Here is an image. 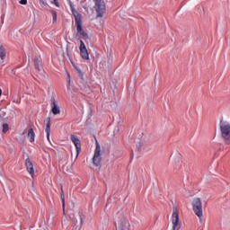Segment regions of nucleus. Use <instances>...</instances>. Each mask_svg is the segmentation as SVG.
I'll list each match as a JSON object with an SVG mask.
<instances>
[{
	"mask_svg": "<svg viewBox=\"0 0 230 230\" xmlns=\"http://www.w3.org/2000/svg\"><path fill=\"white\" fill-rule=\"evenodd\" d=\"M192 209L199 218L204 217V212L202 211V200L200 198H194L192 200Z\"/></svg>",
	"mask_w": 230,
	"mask_h": 230,
	"instance_id": "obj_1",
	"label": "nucleus"
},
{
	"mask_svg": "<svg viewBox=\"0 0 230 230\" xmlns=\"http://www.w3.org/2000/svg\"><path fill=\"white\" fill-rule=\"evenodd\" d=\"M221 136L224 139H226V145H229L230 141V124L226 121L220 122Z\"/></svg>",
	"mask_w": 230,
	"mask_h": 230,
	"instance_id": "obj_2",
	"label": "nucleus"
},
{
	"mask_svg": "<svg viewBox=\"0 0 230 230\" xmlns=\"http://www.w3.org/2000/svg\"><path fill=\"white\" fill-rule=\"evenodd\" d=\"M95 145L96 147L93 157V166H102V147L100 146L98 140H96Z\"/></svg>",
	"mask_w": 230,
	"mask_h": 230,
	"instance_id": "obj_3",
	"label": "nucleus"
},
{
	"mask_svg": "<svg viewBox=\"0 0 230 230\" xmlns=\"http://www.w3.org/2000/svg\"><path fill=\"white\" fill-rule=\"evenodd\" d=\"M94 9L97 17H103V13L106 12L105 2L103 0H94Z\"/></svg>",
	"mask_w": 230,
	"mask_h": 230,
	"instance_id": "obj_4",
	"label": "nucleus"
},
{
	"mask_svg": "<svg viewBox=\"0 0 230 230\" xmlns=\"http://www.w3.org/2000/svg\"><path fill=\"white\" fill-rule=\"evenodd\" d=\"M118 226L117 230H127L128 229V219L125 216H119L115 221Z\"/></svg>",
	"mask_w": 230,
	"mask_h": 230,
	"instance_id": "obj_5",
	"label": "nucleus"
},
{
	"mask_svg": "<svg viewBox=\"0 0 230 230\" xmlns=\"http://www.w3.org/2000/svg\"><path fill=\"white\" fill-rule=\"evenodd\" d=\"M172 230L177 229V227L179 226V209L175 206L172 207Z\"/></svg>",
	"mask_w": 230,
	"mask_h": 230,
	"instance_id": "obj_6",
	"label": "nucleus"
},
{
	"mask_svg": "<svg viewBox=\"0 0 230 230\" xmlns=\"http://www.w3.org/2000/svg\"><path fill=\"white\" fill-rule=\"evenodd\" d=\"M70 139H71L72 143H74V145L75 146L76 157H78V155L82 152V142H80V138H78V137H76L75 135H71L70 136Z\"/></svg>",
	"mask_w": 230,
	"mask_h": 230,
	"instance_id": "obj_7",
	"label": "nucleus"
},
{
	"mask_svg": "<svg viewBox=\"0 0 230 230\" xmlns=\"http://www.w3.org/2000/svg\"><path fill=\"white\" fill-rule=\"evenodd\" d=\"M75 21L77 33H79V35H82V33H84V27H82V14L75 13Z\"/></svg>",
	"mask_w": 230,
	"mask_h": 230,
	"instance_id": "obj_8",
	"label": "nucleus"
},
{
	"mask_svg": "<svg viewBox=\"0 0 230 230\" xmlns=\"http://www.w3.org/2000/svg\"><path fill=\"white\" fill-rule=\"evenodd\" d=\"M80 55L84 60H89V52L87 51V48L85 47V43L84 40H80Z\"/></svg>",
	"mask_w": 230,
	"mask_h": 230,
	"instance_id": "obj_9",
	"label": "nucleus"
},
{
	"mask_svg": "<svg viewBox=\"0 0 230 230\" xmlns=\"http://www.w3.org/2000/svg\"><path fill=\"white\" fill-rule=\"evenodd\" d=\"M50 107H51V112L55 116L57 114H60V107H58V102L55 98L50 99Z\"/></svg>",
	"mask_w": 230,
	"mask_h": 230,
	"instance_id": "obj_10",
	"label": "nucleus"
},
{
	"mask_svg": "<svg viewBox=\"0 0 230 230\" xmlns=\"http://www.w3.org/2000/svg\"><path fill=\"white\" fill-rule=\"evenodd\" d=\"M25 166L28 173H30V175L33 177V175H35V169H33V163H31V160L30 158H26Z\"/></svg>",
	"mask_w": 230,
	"mask_h": 230,
	"instance_id": "obj_11",
	"label": "nucleus"
},
{
	"mask_svg": "<svg viewBox=\"0 0 230 230\" xmlns=\"http://www.w3.org/2000/svg\"><path fill=\"white\" fill-rule=\"evenodd\" d=\"M46 123V128H45V132L47 134V139L48 141H50L49 139V136L51 134V118H47V119L45 120Z\"/></svg>",
	"mask_w": 230,
	"mask_h": 230,
	"instance_id": "obj_12",
	"label": "nucleus"
},
{
	"mask_svg": "<svg viewBox=\"0 0 230 230\" xmlns=\"http://www.w3.org/2000/svg\"><path fill=\"white\" fill-rule=\"evenodd\" d=\"M27 137H28L30 143H35V131H33L32 128H31L28 130Z\"/></svg>",
	"mask_w": 230,
	"mask_h": 230,
	"instance_id": "obj_13",
	"label": "nucleus"
},
{
	"mask_svg": "<svg viewBox=\"0 0 230 230\" xmlns=\"http://www.w3.org/2000/svg\"><path fill=\"white\" fill-rule=\"evenodd\" d=\"M34 67L38 71H40V67H42V59L40 58H34Z\"/></svg>",
	"mask_w": 230,
	"mask_h": 230,
	"instance_id": "obj_14",
	"label": "nucleus"
},
{
	"mask_svg": "<svg viewBox=\"0 0 230 230\" xmlns=\"http://www.w3.org/2000/svg\"><path fill=\"white\" fill-rule=\"evenodd\" d=\"M60 197H61L62 208L63 209H66V196L64 195V189L62 186H61Z\"/></svg>",
	"mask_w": 230,
	"mask_h": 230,
	"instance_id": "obj_15",
	"label": "nucleus"
},
{
	"mask_svg": "<svg viewBox=\"0 0 230 230\" xmlns=\"http://www.w3.org/2000/svg\"><path fill=\"white\" fill-rule=\"evenodd\" d=\"M6 58V50L4 49V47L3 45H0V58L1 60H4Z\"/></svg>",
	"mask_w": 230,
	"mask_h": 230,
	"instance_id": "obj_16",
	"label": "nucleus"
},
{
	"mask_svg": "<svg viewBox=\"0 0 230 230\" xmlns=\"http://www.w3.org/2000/svg\"><path fill=\"white\" fill-rule=\"evenodd\" d=\"M70 8H71V11H72V13L75 17V19H76V13H80L79 12H77L76 10H75V5H73V3L70 2Z\"/></svg>",
	"mask_w": 230,
	"mask_h": 230,
	"instance_id": "obj_17",
	"label": "nucleus"
},
{
	"mask_svg": "<svg viewBox=\"0 0 230 230\" xmlns=\"http://www.w3.org/2000/svg\"><path fill=\"white\" fill-rule=\"evenodd\" d=\"M51 13H52L53 22H57V17H58L57 11H51Z\"/></svg>",
	"mask_w": 230,
	"mask_h": 230,
	"instance_id": "obj_18",
	"label": "nucleus"
},
{
	"mask_svg": "<svg viewBox=\"0 0 230 230\" xmlns=\"http://www.w3.org/2000/svg\"><path fill=\"white\" fill-rule=\"evenodd\" d=\"M9 128H9V126H8L7 123L3 124V132H4V133L8 132Z\"/></svg>",
	"mask_w": 230,
	"mask_h": 230,
	"instance_id": "obj_19",
	"label": "nucleus"
},
{
	"mask_svg": "<svg viewBox=\"0 0 230 230\" xmlns=\"http://www.w3.org/2000/svg\"><path fill=\"white\" fill-rule=\"evenodd\" d=\"M81 35L84 37V39H89V36L87 35V33L85 31L81 33Z\"/></svg>",
	"mask_w": 230,
	"mask_h": 230,
	"instance_id": "obj_20",
	"label": "nucleus"
},
{
	"mask_svg": "<svg viewBox=\"0 0 230 230\" xmlns=\"http://www.w3.org/2000/svg\"><path fill=\"white\" fill-rule=\"evenodd\" d=\"M20 4H28V0H21Z\"/></svg>",
	"mask_w": 230,
	"mask_h": 230,
	"instance_id": "obj_21",
	"label": "nucleus"
},
{
	"mask_svg": "<svg viewBox=\"0 0 230 230\" xmlns=\"http://www.w3.org/2000/svg\"><path fill=\"white\" fill-rule=\"evenodd\" d=\"M56 6H58V0H54Z\"/></svg>",
	"mask_w": 230,
	"mask_h": 230,
	"instance_id": "obj_22",
	"label": "nucleus"
},
{
	"mask_svg": "<svg viewBox=\"0 0 230 230\" xmlns=\"http://www.w3.org/2000/svg\"><path fill=\"white\" fill-rule=\"evenodd\" d=\"M80 218H81V226H82V224H84V218L82 217H80Z\"/></svg>",
	"mask_w": 230,
	"mask_h": 230,
	"instance_id": "obj_23",
	"label": "nucleus"
}]
</instances>
